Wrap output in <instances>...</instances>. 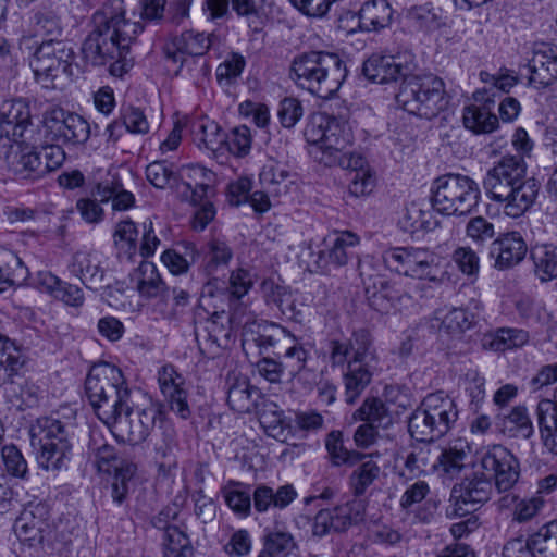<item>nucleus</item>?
Segmentation results:
<instances>
[{"label": "nucleus", "instance_id": "f257e3e1", "mask_svg": "<svg viewBox=\"0 0 557 557\" xmlns=\"http://www.w3.org/2000/svg\"><path fill=\"white\" fill-rule=\"evenodd\" d=\"M123 0H107L91 18L92 30L84 40L82 51L92 65L119 60L132 40L143 32L139 23L125 18Z\"/></svg>", "mask_w": 557, "mask_h": 557}, {"label": "nucleus", "instance_id": "f03ea898", "mask_svg": "<svg viewBox=\"0 0 557 557\" xmlns=\"http://www.w3.org/2000/svg\"><path fill=\"white\" fill-rule=\"evenodd\" d=\"M487 198L510 218H520L535 202L540 185L527 175L521 156H504L487 170L483 178Z\"/></svg>", "mask_w": 557, "mask_h": 557}, {"label": "nucleus", "instance_id": "7ed1b4c3", "mask_svg": "<svg viewBox=\"0 0 557 557\" xmlns=\"http://www.w3.org/2000/svg\"><path fill=\"white\" fill-rule=\"evenodd\" d=\"M304 136L309 145V154L325 166L349 170V176L370 166L360 154L350 150L354 136L348 124L326 113L310 115Z\"/></svg>", "mask_w": 557, "mask_h": 557}, {"label": "nucleus", "instance_id": "20e7f679", "mask_svg": "<svg viewBox=\"0 0 557 557\" xmlns=\"http://www.w3.org/2000/svg\"><path fill=\"white\" fill-rule=\"evenodd\" d=\"M76 412L65 408L49 417H40L29 426L30 446L39 468L46 471L66 469L72 457Z\"/></svg>", "mask_w": 557, "mask_h": 557}, {"label": "nucleus", "instance_id": "39448f33", "mask_svg": "<svg viewBox=\"0 0 557 557\" xmlns=\"http://www.w3.org/2000/svg\"><path fill=\"white\" fill-rule=\"evenodd\" d=\"M292 73L298 86L327 99L341 88L347 76V69L336 53L310 51L294 60Z\"/></svg>", "mask_w": 557, "mask_h": 557}, {"label": "nucleus", "instance_id": "423d86ee", "mask_svg": "<svg viewBox=\"0 0 557 557\" xmlns=\"http://www.w3.org/2000/svg\"><path fill=\"white\" fill-rule=\"evenodd\" d=\"M20 48L28 51L29 66L36 81L45 88H54L55 79L72 77L75 64V51L73 47L62 40L49 38L40 42L33 40L30 35H24L20 39Z\"/></svg>", "mask_w": 557, "mask_h": 557}, {"label": "nucleus", "instance_id": "0eeeda50", "mask_svg": "<svg viewBox=\"0 0 557 557\" xmlns=\"http://www.w3.org/2000/svg\"><path fill=\"white\" fill-rule=\"evenodd\" d=\"M87 398L100 421H114L116 410L131 398L122 371L109 362L94 364L85 381Z\"/></svg>", "mask_w": 557, "mask_h": 557}, {"label": "nucleus", "instance_id": "6e6552de", "mask_svg": "<svg viewBox=\"0 0 557 557\" xmlns=\"http://www.w3.org/2000/svg\"><path fill=\"white\" fill-rule=\"evenodd\" d=\"M457 420L458 409L454 399L436 392L425 396L411 413L408 430L418 442H433L446 435Z\"/></svg>", "mask_w": 557, "mask_h": 557}, {"label": "nucleus", "instance_id": "1a4fd4ad", "mask_svg": "<svg viewBox=\"0 0 557 557\" xmlns=\"http://www.w3.org/2000/svg\"><path fill=\"white\" fill-rule=\"evenodd\" d=\"M396 101L409 114L430 120L447 107L448 97L442 78L409 74L400 84Z\"/></svg>", "mask_w": 557, "mask_h": 557}, {"label": "nucleus", "instance_id": "9d476101", "mask_svg": "<svg viewBox=\"0 0 557 557\" xmlns=\"http://www.w3.org/2000/svg\"><path fill=\"white\" fill-rule=\"evenodd\" d=\"M480 200V186L468 175L448 173L437 177L432 184V208L441 214H470Z\"/></svg>", "mask_w": 557, "mask_h": 557}, {"label": "nucleus", "instance_id": "9b49d317", "mask_svg": "<svg viewBox=\"0 0 557 557\" xmlns=\"http://www.w3.org/2000/svg\"><path fill=\"white\" fill-rule=\"evenodd\" d=\"M385 267L398 274L417 280L438 283L441 258L433 251L420 247H396L382 255Z\"/></svg>", "mask_w": 557, "mask_h": 557}, {"label": "nucleus", "instance_id": "f8f14e48", "mask_svg": "<svg viewBox=\"0 0 557 557\" xmlns=\"http://www.w3.org/2000/svg\"><path fill=\"white\" fill-rule=\"evenodd\" d=\"M356 342V357L348 361L347 371L343 374L347 404H354L359 398L370 384L377 364L370 333L360 332Z\"/></svg>", "mask_w": 557, "mask_h": 557}, {"label": "nucleus", "instance_id": "ddd939ff", "mask_svg": "<svg viewBox=\"0 0 557 557\" xmlns=\"http://www.w3.org/2000/svg\"><path fill=\"white\" fill-rule=\"evenodd\" d=\"M492 495L491 478L483 471H474L453 486L446 516L450 519L463 517L488 502Z\"/></svg>", "mask_w": 557, "mask_h": 557}, {"label": "nucleus", "instance_id": "4468645a", "mask_svg": "<svg viewBox=\"0 0 557 557\" xmlns=\"http://www.w3.org/2000/svg\"><path fill=\"white\" fill-rule=\"evenodd\" d=\"M160 413V409L154 405L134 409L129 399L125 406L117 408L114 421L102 422L113 429L123 442L137 445L149 436Z\"/></svg>", "mask_w": 557, "mask_h": 557}, {"label": "nucleus", "instance_id": "2eb2a0df", "mask_svg": "<svg viewBox=\"0 0 557 557\" xmlns=\"http://www.w3.org/2000/svg\"><path fill=\"white\" fill-rule=\"evenodd\" d=\"M39 140L38 133L33 139L16 138L2 143L1 158L7 170L16 178L36 181L41 177Z\"/></svg>", "mask_w": 557, "mask_h": 557}, {"label": "nucleus", "instance_id": "dca6fc26", "mask_svg": "<svg viewBox=\"0 0 557 557\" xmlns=\"http://www.w3.org/2000/svg\"><path fill=\"white\" fill-rule=\"evenodd\" d=\"M359 244V237L351 232H342L324 240V248L318 251L307 249L309 260L306 261L310 272H329L331 268L347 264L354 256V248Z\"/></svg>", "mask_w": 557, "mask_h": 557}, {"label": "nucleus", "instance_id": "f3484780", "mask_svg": "<svg viewBox=\"0 0 557 557\" xmlns=\"http://www.w3.org/2000/svg\"><path fill=\"white\" fill-rule=\"evenodd\" d=\"M480 465L483 472L494 479V485L499 493L509 492L519 481L520 462L503 445L487 447L481 456Z\"/></svg>", "mask_w": 557, "mask_h": 557}, {"label": "nucleus", "instance_id": "a211bd4d", "mask_svg": "<svg viewBox=\"0 0 557 557\" xmlns=\"http://www.w3.org/2000/svg\"><path fill=\"white\" fill-rule=\"evenodd\" d=\"M42 123L52 139L73 146L84 145L91 134L90 125L83 116L60 107L47 110Z\"/></svg>", "mask_w": 557, "mask_h": 557}, {"label": "nucleus", "instance_id": "6ab92c4d", "mask_svg": "<svg viewBox=\"0 0 557 557\" xmlns=\"http://www.w3.org/2000/svg\"><path fill=\"white\" fill-rule=\"evenodd\" d=\"M211 46L209 35L196 30H186L175 37L165 48L166 58L174 63L180 62L181 67L184 65H195L206 75L208 69L205 61L200 60Z\"/></svg>", "mask_w": 557, "mask_h": 557}, {"label": "nucleus", "instance_id": "aec40b11", "mask_svg": "<svg viewBox=\"0 0 557 557\" xmlns=\"http://www.w3.org/2000/svg\"><path fill=\"white\" fill-rule=\"evenodd\" d=\"M0 132L1 139H33L38 135L36 126L32 123L28 103L23 99H8L0 103Z\"/></svg>", "mask_w": 557, "mask_h": 557}, {"label": "nucleus", "instance_id": "412c9836", "mask_svg": "<svg viewBox=\"0 0 557 557\" xmlns=\"http://www.w3.org/2000/svg\"><path fill=\"white\" fill-rule=\"evenodd\" d=\"M364 506L361 500H350L332 509H321L314 517L312 533L322 537L330 532H343L363 519Z\"/></svg>", "mask_w": 557, "mask_h": 557}, {"label": "nucleus", "instance_id": "4be33fe9", "mask_svg": "<svg viewBox=\"0 0 557 557\" xmlns=\"http://www.w3.org/2000/svg\"><path fill=\"white\" fill-rule=\"evenodd\" d=\"M49 508L44 503H28L14 522V532L24 545L41 546L49 529Z\"/></svg>", "mask_w": 557, "mask_h": 557}, {"label": "nucleus", "instance_id": "5701e85b", "mask_svg": "<svg viewBox=\"0 0 557 557\" xmlns=\"http://www.w3.org/2000/svg\"><path fill=\"white\" fill-rule=\"evenodd\" d=\"M413 69V58L410 53L397 55L372 54L362 66L363 75L373 83L387 84L405 79Z\"/></svg>", "mask_w": 557, "mask_h": 557}, {"label": "nucleus", "instance_id": "b1692460", "mask_svg": "<svg viewBox=\"0 0 557 557\" xmlns=\"http://www.w3.org/2000/svg\"><path fill=\"white\" fill-rule=\"evenodd\" d=\"M158 382L162 395L171 411L182 419H188L191 410L187 400L186 380L172 364H165L158 371Z\"/></svg>", "mask_w": 557, "mask_h": 557}, {"label": "nucleus", "instance_id": "393cba45", "mask_svg": "<svg viewBox=\"0 0 557 557\" xmlns=\"http://www.w3.org/2000/svg\"><path fill=\"white\" fill-rule=\"evenodd\" d=\"M505 549L528 553L532 557H557V521L542 525L536 532L523 541L515 539L509 541Z\"/></svg>", "mask_w": 557, "mask_h": 557}, {"label": "nucleus", "instance_id": "a878e982", "mask_svg": "<svg viewBox=\"0 0 557 557\" xmlns=\"http://www.w3.org/2000/svg\"><path fill=\"white\" fill-rule=\"evenodd\" d=\"M527 251L528 245L517 231L500 234L490 246V257L497 270H507L519 264Z\"/></svg>", "mask_w": 557, "mask_h": 557}, {"label": "nucleus", "instance_id": "bb28decb", "mask_svg": "<svg viewBox=\"0 0 557 557\" xmlns=\"http://www.w3.org/2000/svg\"><path fill=\"white\" fill-rule=\"evenodd\" d=\"M430 493V486L425 481L418 480L407 484L399 499V506L407 513L412 511L416 505L414 518L422 523L431 522L438 509L440 500L436 498H426Z\"/></svg>", "mask_w": 557, "mask_h": 557}, {"label": "nucleus", "instance_id": "cd10ccee", "mask_svg": "<svg viewBox=\"0 0 557 557\" xmlns=\"http://www.w3.org/2000/svg\"><path fill=\"white\" fill-rule=\"evenodd\" d=\"M530 84L536 88H546L557 81V47L543 45L536 49L530 60Z\"/></svg>", "mask_w": 557, "mask_h": 557}, {"label": "nucleus", "instance_id": "c85d7f7f", "mask_svg": "<svg viewBox=\"0 0 557 557\" xmlns=\"http://www.w3.org/2000/svg\"><path fill=\"white\" fill-rule=\"evenodd\" d=\"M69 271L89 289H98L104 280L100 255L96 251L76 252L69 264Z\"/></svg>", "mask_w": 557, "mask_h": 557}, {"label": "nucleus", "instance_id": "c756f323", "mask_svg": "<svg viewBox=\"0 0 557 557\" xmlns=\"http://www.w3.org/2000/svg\"><path fill=\"white\" fill-rule=\"evenodd\" d=\"M500 511H510L512 522L525 523L539 515L544 507V499L541 496L521 498L517 494L507 493L497 500Z\"/></svg>", "mask_w": 557, "mask_h": 557}, {"label": "nucleus", "instance_id": "7c9ffc66", "mask_svg": "<svg viewBox=\"0 0 557 557\" xmlns=\"http://www.w3.org/2000/svg\"><path fill=\"white\" fill-rule=\"evenodd\" d=\"M214 173L201 165L191 164L182 169V186L190 193L186 196L191 203L201 202L214 183Z\"/></svg>", "mask_w": 557, "mask_h": 557}, {"label": "nucleus", "instance_id": "2f4dec72", "mask_svg": "<svg viewBox=\"0 0 557 557\" xmlns=\"http://www.w3.org/2000/svg\"><path fill=\"white\" fill-rule=\"evenodd\" d=\"M297 497V492L292 484L280 486L276 491L267 485H258L252 494L256 511L262 513L270 508L284 509Z\"/></svg>", "mask_w": 557, "mask_h": 557}, {"label": "nucleus", "instance_id": "473e14b6", "mask_svg": "<svg viewBox=\"0 0 557 557\" xmlns=\"http://www.w3.org/2000/svg\"><path fill=\"white\" fill-rule=\"evenodd\" d=\"M494 100L486 98L484 104H471L463 109L466 128L475 134H488L498 127V117L492 112Z\"/></svg>", "mask_w": 557, "mask_h": 557}, {"label": "nucleus", "instance_id": "72a5a7b5", "mask_svg": "<svg viewBox=\"0 0 557 557\" xmlns=\"http://www.w3.org/2000/svg\"><path fill=\"white\" fill-rule=\"evenodd\" d=\"M555 400L542 399L536 407L537 424L545 447L557 454V387Z\"/></svg>", "mask_w": 557, "mask_h": 557}, {"label": "nucleus", "instance_id": "f704fd0d", "mask_svg": "<svg viewBox=\"0 0 557 557\" xmlns=\"http://www.w3.org/2000/svg\"><path fill=\"white\" fill-rule=\"evenodd\" d=\"M139 295L145 298H157L166 286L157 267L149 261H143L131 274Z\"/></svg>", "mask_w": 557, "mask_h": 557}, {"label": "nucleus", "instance_id": "c9c22d12", "mask_svg": "<svg viewBox=\"0 0 557 557\" xmlns=\"http://www.w3.org/2000/svg\"><path fill=\"white\" fill-rule=\"evenodd\" d=\"M471 447L466 440L457 438L445 447L437 458L440 469L449 476H455L466 467Z\"/></svg>", "mask_w": 557, "mask_h": 557}, {"label": "nucleus", "instance_id": "e433bc0d", "mask_svg": "<svg viewBox=\"0 0 557 557\" xmlns=\"http://www.w3.org/2000/svg\"><path fill=\"white\" fill-rule=\"evenodd\" d=\"M158 298L156 311L166 320L176 319L190 305V293L181 287L165 286Z\"/></svg>", "mask_w": 557, "mask_h": 557}, {"label": "nucleus", "instance_id": "4c0bfd02", "mask_svg": "<svg viewBox=\"0 0 557 557\" xmlns=\"http://www.w3.org/2000/svg\"><path fill=\"white\" fill-rule=\"evenodd\" d=\"M227 404L232 410L244 413L249 412L255 406L253 394L258 395V388L251 386L246 377L228 376Z\"/></svg>", "mask_w": 557, "mask_h": 557}, {"label": "nucleus", "instance_id": "58836bf2", "mask_svg": "<svg viewBox=\"0 0 557 557\" xmlns=\"http://www.w3.org/2000/svg\"><path fill=\"white\" fill-rule=\"evenodd\" d=\"M529 342V333L521 329L500 327L484 336L483 346L493 351H506L522 347Z\"/></svg>", "mask_w": 557, "mask_h": 557}, {"label": "nucleus", "instance_id": "ea45409f", "mask_svg": "<svg viewBox=\"0 0 557 557\" xmlns=\"http://www.w3.org/2000/svg\"><path fill=\"white\" fill-rule=\"evenodd\" d=\"M358 459V467L352 471L349 478L351 491L356 496L363 495L367 490L379 479L381 467L374 460L373 455L361 454Z\"/></svg>", "mask_w": 557, "mask_h": 557}, {"label": "nucleus", "instance_id": "a19ab883", "mask_svg": "<svg viewBox=\"0 0 557 557\" xmlns=\"http://www.w3.org/2000/svg\"><path fill=\"white\" fill-rule=\"evenodd\" d=\"M497 424L504 433L511 437L530 438L534 432L528 409L524 406H516L510 412L498 418Z\"/></svg>", "mask_w": 557, "mask_h": 557}, {"label": "nucleus", "instance_id": "79ce46f5", "mask_svg": "<svg viewBox=\"0 0 557 557\" xmlns=\"http://www.w3.org/2000/svg\"><path fill=\"white\" fill-rule=\"evenodd\" d=\"M392 8L386 0L366 2L359 11V21L366 30H376L387 26L392 18Z\"/></svg>", "mask_w": 557, "mask_h": 557}, {"label": "nucleus", "instance_id": "37998d69", "mask_svg": "<svg viewBox=\"0 0 557 557\" xmlns=\"http://www.w3.org/2000/svg\"><path fill=\"white\" fill-rule=\"evenodd\" d=\"M355 420L364 421L376 428H387L393 418L389 408L377 397H368L354 413Z\"/></svg>", "mask_w": 557, "mask_h": 557}, {"label": "nucleus", "instance_id": "c03bdc74", "mask_svg": "<svg viewBox=\"0 0 557 557\" xmlns=\"http://www.w3.org/2000/svg\"><path fill=\"white\" fill-rule=\"evenodd\" d=\"M297 547V543L289 532L271 531L263 536V546L258 557H289Z\"/></svg>", "mask_w": 557, "mask_h": 557}, {"label": "nucleus", "instance_id": "a18cd8bd", "mask_svg": "<svg viewBox=\"0 0 557 557\" xmlns=\"http://www.w3.org/2000/svg\"><path fill=\"white\" fill-rule=\"evenodd\" d=\"M289 173L282 165L270 161L263 165L259 178L262 187L275 198L288 193Z\"/></svg>", "mask_w": 557, "mask_h": 557}, {"label": "nucleus", "instance_id": "49530a36", "mask_svg": "<svg viewBox=\"0 0 557 557\" xmlns=\"http://www.w3.org/2000/svg\"><path fill=\"white\" fill-rule=\"evenodd\" d=\"M3 471L11 478L27 481L29 479L28 462L22 450L15 444L1 448Z\"/></svg>", "mask_w": 557, "mask_h": 557}, {"label": "nucleus", "instance_id": "de8ad7c7", "mask_svg": "<svg viewBox=\"0 0 557 557\" xmlns=\"http://www.w3.org/2000/svg\"><path fill=\"white\" fill-rule=\"evenodd\" d=\"M193 547L187 535L175 525L163 532V557H191Z\"/></svg>", "mask_w": 557, "mask_h": 557}, {"label": "nucleus", "instance_id": "09e8293b", "mask_svg": "<svg viewBox=\"0 0 557 557\" xmlns=\"http://www.w3.org/2000/svg\"><path fill=\"white\" fill-rule=\"evenodd\" d=\"M532 259L536 275L547 282L557 277V248L539 246L532 250Z\"/></svg>", "mask_w": 557, "mask_h": 557}, {"label": "nucleus", "instance_id": "8fccbe9b", "mask_svg": "<svg viewBox=\"0 0 557 557\" xmlns=\"http://www.w3.org/2000/svg\"><path fill=\"white\" fill-rule=\"evenodd\" d=\"M177 447L175 433L173 430H164L160 442L156 443L154 459L158 462L159 470L168 473L177 466L175 450Z\"/></svg>", "mask_w": 557, "mask_h": 557}, {"label": "nucleus", "instance_id": "3c124183", "mask_svg": "<svg viewBox=\"0 0 557 557\" xmlns=\"http://www.w3.org/2000/svg\"><path fill=\"white\" fill-rule=\"evenodd\" d=\"M325 447L331 458V462L336 466H354L357 465L358 459L362 458L361 453L349 450L344 446L342 433L333 431L325 441Z\"/></svg>", "mask_w": 557, "mask_h": 557}, {"label": "nucleus", "instance_id": "603ef678", "mask_svg": "<svg viewBox=\"0 0 557 557\" xmlns=\"http://www.w3.org/2000/svg\"><path fill=\"white\" fill-rule=\"evenodd\" d=\"M33 32L30 36L33 40L37 37H42V40L54 38L58 39L62 36L63 27L61 20L52 12H37L33 17Z\"/></svg>", "mask_w": 557, "mask_h": 557}, {"label": "nucleus", "instance_id": "864d4df0", "mask_svg": "<svg viewBox=\"0 0 557 557\" xmlns=\"http://www.w3.org/2000/svg\"><path fill=\"white\" fill-rule=\"evenodd\" d=\"M404 228L410 233L431 231L437 225V221L429 210L421 209L418 205L411 203L407 208L403 220Z\"/></svg>", "mask_w": 557, "mask_h": 557}, {"label": "nucleus", "instance_id": "5fc2aeb1", "mask_svg": "<svg viewBox=\"0 0 557 557\" xmlns=\"http://www.w3.org/2000/svg\"><path fill=\"white\" fill-rule=\"evenodd\" d=\"M360 332H368L367 330H358L354 332L349 341L332 339L329 343V357L333 367L348 364L351 358L356 357L357 335Z\"/></svg>", "mask_w": 557, "mask_h": 557}, {"label": "nucleus", "instance_id": "6e6d98bb", "mask_svg": "<svg viewBox=\"0 0 557 557\" xmlns=\"http://www.w3.org/2000/svg\"><path fill=\"white\" fill-rule=\"evenodd\" d=\"M28 276V270L17 257H13L11 261L0 267V293L8 288L22 285Z\"/></svg>", "mask_w": 557, "mask_h": 557}, {"label": "nucleus", "instance_id": "4d7b16f0", "mask_svg": "<svg viewBox=\"0 0 557 557\" xmlns=\"http://www.w3.org/2000/svg\"><path fill=\"white\" fill-rule=\"evenodd\" d=\"M437 319L441 320V330L457 335L471 327L473 315L462 308H451Z\"/></svg>", "mask_w": 557, "mask_h": 557}, {"label": "nucleus", "instance_id": "13d9d810", "mask_svg": "<svg viewBox=\"0 0 557 557\" xmlns=\"http://www.w3.org/2000/svg\"><path fill=\"white\" fill-rule=\"evenodd\" d=\"M230 322L225 311H215L212 313L207 326L208 339L216 347H226L231 339V330L225 324Z\"/></svg>", "mask_w": 557, "mask_h": 557}, {"label": "nucleus", "instance_id": "bf43d9fd", "mask_svg": "<svg viewBox=\"0 0 557 557\" xmlns=\"http://www.w3.org/2000/svg\"><path fill=\"white\" fill-rule=\"evenodd\" d=\"M146 177L157 188L178 186V180L172 166L163 161L150 163L146 169Z\"/></svg>", "mask_w": 557, "mask_h": 557}, {"label": "nucleus", "instance_id": "052dcab7", "mask_svg": "<svg viewBox=\"0 0 557 557\" xmlns=\"http://www.w3.org/2000/svg\"><path fill=\"white\" fill-rule=\"evenodd\" d=\"M224 147L236 157H244L251 148V133L246 125L236 126L226 134Z\"/></svg>", "mask_w": 557, "mask_h": 557}, {"label": "nucleus", "instance_id": "680f3d73", "mask_svg": "<svg viewBox=\"0 0 557 557\" xmlns=\"http://www.w3.org/2000/svg\"><path fill=\"white\" fill-rule=\"evenodd\" d=\"M198 127V139L206 149L219 151L224 148L226 134L221 131L220 126L214 121L200 123Z\"/></svg>", "mask_w": 557, "mask_h": 557}, {"label": "nucleus", "instance_id": "e2e57ef3", "mask_svg": "<svg viewBox=\"0 0 557 557\" xmlns=\"http://www.w3.org/2000/svg\"><path fill=\"white\" fill-rule=\"evenodd\" d=\"M233 258L231 247L221 240L214 239L208 246L207 264L208 273H213L221 267H226Z\"/></svg>", "mask_w": 557, "mask_h": 557}, {"label": "nucleus", "instance_id": "0e129e2a", "mask_svg": "<svg viewBox=\"0 0 557 557\" xmlns=\"http://www.w3.org/2000/svg\"><path fill=\"white\" fill-rule=\"evenodd\" d=\"M304 115V108L300 101L293 97H286L280 101L277 117L285 128L294 127Z\"/></svg>", "mask_w": 557, "mask_h": 557}, {"label": "nucleus", "instance_id": "69168bd1", "mask_svg": "<svg viewBox=\"0 0 557 557\" xmlns=\"http://www.w3.org/2000/svg\"><path fill=\"white\" fill-rule=\"evenodd\" d=\"M253 275L250 271L238 268L231 272L227 285V292L231 297L240 299L248 294L253 286Z\"/></svg>", "mask_w": 557, "mask_h": 557}, {"label": "nucleus", "instance_id": "338daca9", "mask_svg": "<svg viewBox=\"0 0 557 557\" xmlns=\"http://www.w3.org/2000/svg\"><path fill=\"white\" fill-rule=\"evenodd\" d=\"M375 183L376 177L370 168L367 170H359L349 176L348 189L355 197L367 196L372 193L375 187Z\"/></svg>", "mask_w": 557, "mask_h": 557}, {"label": "nucleus", "instance_id": "774afa93", "mask_svg": "<svg viewBox=\"0 0 557 557\" xmlns=\"http://www.w3.org/2000/svg\"><path fill=\"white\" fill-rule=\"evenodd\" d=\"M246 61L239 53H232L216 67V78L220 83L223 81L226 84L236 79L244 71Z\"/></svg>", "mask_w": 557, "mask_h": 557}]
</instances>
